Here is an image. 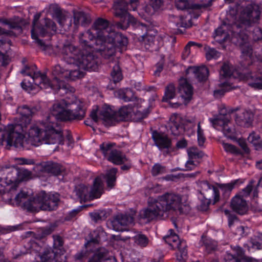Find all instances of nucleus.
I'll list each match as a JSON object with an SVG mask.
<instances>
[{"label":"nucleus","instance_id":"nucleus-30","mask_svg":"<svg viewBox=\"0 0 262 262\" xmlns=\"http://www.w3.org/2000/svg\"><path fill=\"white\" fill-rule=\"evenodd\" d=\"M236 254H229L226 258L225 262H253L251 259H247L243 257L244 252L242 248L237 247L236 249Z\"/></svg>","mask_w":262,"mask_h":262},{"label":"nucleus","instance_id":"nucleus-14","mask_svg":"<svg viewBox=\"0 0 262 262\" xmlns=\"http://www.w3.org/2000/svg\"><path fill=\"white\" fill-rule=\"evenodd\" d=\"M37 200L39 201V208L42 210L52 211L57 208L60 201L57 193L48 195L45 191L37 195Z\"/></svg>","mask_w":262,"mask_h":262},{"label":"nucleus","instance_id":"nucleus-57","mask_svg":"<svg viewBox=\"0 0 262 262\" xmlns=\"http://www.w3.org/2000/svg\"><path fill=\"white\" fill-rule=\"evenodd\" d=\"M90 216L95 222L104 220L105 218L104 213L102 211L90 213Z\"/></svg>","mask_w":262,"mask_h":262},{"label":"nucleus","instance_id":"nucleus-38","mask_svg":"<svg viewBox=\"0 0 262 262\" xmlns=\"http://www.w3.org/2000/svg\"><path fill=\"white\" fill-rule=\"evenodd\" d=\"M163 189V186L156 182V181H150L146 187L145 193L151 194L152 193H157L160 192Z\"/></svg>","mask_w":262,"mask_h":262},{"label":"nucleus","instance_id":"nucleus-49","mask_svg":"<svg viewBox=\"0 0 262 262\" xmlns=\"http://www.w3.org/2000/svg\"><path fill=\"white\" fill-rule=\"evenodd\" d=\"M187 153L189 158L193 160L201 158L203 156V153L195 147L189 148Z\"/></svg>","mask_w":262,"mask_h":262},{"label":"nucleus","instance_id":"nucleus-55","mask_svg":"<svg viewBox=\"0 0 262 262\" xmlns=\"http://www.w3.org/2000/svg\"><path fill=\"white\" fill-rule=\"evenodd\" d=\"M220 74L224 78H231V72L228 64L225 63L223 65L220 71Z\"/></svg>","mask_w":262,"mask_h":262},{"label":"nucleus","instance_id":"nucleus-27","mask_svg":"<svg viewBox=\"0 0 262 262\" xmlns=\"http://www.w3.org/2000/svg\"><path fill=\"white\" fill-rule=\"evenodd\" d=\"M105 233L101 228H96L90 233L88 243L99 244L102 241L105 239Z\"/></svg>","mask_w":262,"mask_h":262},{"label":"nucleus","instance_id":"nucleus-8","mask_svg":"<svg viewBox=\"0 0 262 262\" xmlns=\"http://www.w3.org/2000/svg\"><path fill=\"white\" fill-rule=\"evenodd\" d=\"M40 14L34 15L33 28L31 30V37L41 49L47 52L52 51L51 46L39 39L47 35H52L56 32L57 27L55 24L50 19L45 18L41 20L40 25L37 23L40 18Z\"/></svg>","mask_w":262,"mask_h":262},{"label":"nucleus","instance_id":"nucleus-23","mask_svg":"<svg viewBox=\"0 0 262 262\" xmlns=\"http://www.w3.org/2000/svg\"><path fill=\"white\" fill-rule=\"evenodd\" d=\"M187 74L192 73L199 81H203L206 79L208 75V70L204 66L201 67H190L187 70Z\"/></svg>","mask_w":262,"mask_h":262},{"label":"nucleus","instance_id":"nucleus-45","mask_svg":"<svg viewBox=\"0 0 262 262\" xmlns=\"http://www.w3.org/2000/svg\"><path fill=\"white\" fill-rule=\"evenodd\" d=\"M16 174L17 175V180H28L31 178V172L24 168L17 169Z\"/></svg>","mask_w":262,"mask_h":262},{"label":"nucleus","instance_id":"nucleus-43","mask_svg":"<svg viewBox=\"0 0 262 262\" xmlns=\"http://www.w3.org/2000/svg\"><path fill=\"white\" fill-rule=\"evenodd\" d=\"M134 238L135 243L141 247H146L149 242L148 237L143 234H138Z\"/></svg>","mask_w":262,"mask_h":262},{"label":"nucleus","instance_id":"nucleus-46","mask_svg":"<svg viewBox=\"0 0 262 262\" xmlns=\"http://www.w3.org/2000/svg\"><path fill=\"white\" fill-rule=\"evenodd\" d=\"M231 122L226 123V124L223 128L222 131L223 134L229 138H233L235 135V130L234 127L231 126Z\"/></svg>","mask_w":262,"mask_h":262},{"label":"nucleus","instance_id":"nucleus-41","mask_svg":"<svg viewBox=\"0 0 262 262\" xmlns=\"http://www.w3.org/2000/svg\"><path fill=\"white\" fill-rule=\"evenodd\" d=\"M167 172V168L165 166L159 163H155L151 169V173L153 176L162 175Z\"/></svg>","mask_w":262,"mask_h":262},{"label":"nucleus","instance_id":"nucleus-28","mask_svg":"<svg viewBox=\"0 0 262 262\" xmlns=\"http://www.w3.org/2000/svg\"><path fill=\"white\" fill-rule=\"evenodd\" d=\"M75 192L81 202L90 201L89 187L87 185L80 184L75 186Z\"/></svg>","mask_w":262,"mask_h":262},{"label":"nucleus","instance_id":"nucleus-7","mask_svg":"<svg viewBox=\"0 0 262 262\" xmlns=\"http://www.w3.org/2000/svg\"><path fill=\"white\" fill-rule=\"evenodd\" d=\"M138 5V0H117L114 3V14L115 16L120 18V21L115 25L117 28L125 30L129 25H137L139 29L144 28L146 30L145 25L137 22V20L127 12L128 10L135 11Z\"/></svg>","mask_w":262,"mask_h":262},{"label":"nucleus","instance_id":"nucleus-5","mask_svg":"<svg viewBox=\"0 0 262 262\" xmlns=\"http://www.w3.org/2000/svg\"><path fill=\"white\" fill-rule=\"evenodd\" d=\"M140 105L138 103L132 105L129 104L122 107L117 113L115 112L110 106L103 104L99 110L96 106L91 113V117L94 121L102 122L105 126H111L115 124L116 122L125 119L129 117H132L134 114L138 118H145L149 111L147 109L146 103L141 100H140Z\"/></svg>","mask_w":262,"mask_h":262},{"label":"nucleus","instance_id":"nucleus-61","mask_svg":"<svg viewBox=\"0 0 262 262\" xmlns=\"http://www.w3.org/2000/svg\"><path fill=\"white\" fill-rule=\"evenodd\" d=\"M212 5V0H208L207 3H204L202 2L199 4H194L193 8L194 9H207L210 7Z\"/></svg>","mask_w":262,"mask_h":262},{"label":"nucleus","instance_id":"nucleus-31","mask_svg":"<svg viewBox=\"0 0 262 262\" xmlns=\"http://www.w3.org/2000/svg\"><path fill=\"white\" fill-rule=\"evenodd\" d=\"M37 195L35 197L30 198L23 203V208L29 212H37L39 210V201L37 200Z\"/></svg>","mask_w":262,"mask_h":262},{"label":"nucleus","instance_id":"nucleus-9","mask_svg":"<svg viewBox=\"0 0 262 262\" xmlns=\"http://www.w3.org/2000/svg\"><path fill=\"white\" fill-rule=\"evenodd\" d=\"M21 73L31 77L33 83L24 80L21 83L23 89L30 92L38 86L41 89L50 90L55 86V83L52 82V80H50L45 75L41 74L37 71L35 66L26 67L21 71Z\"/></svg>","mask_w":262,"mask_h":262},{"label":"nucleus","instance_id":"nucleus-40","mask_svg":"<svg viewBox=\"0 0 262 262\" xmlns=\"http://www.w3.org/2000/svg\"><path fill=\"white\" fill-rule=\"evenodd\" d=\"M199 173V172L196 173H192L189 174H184L181 172H178L177 173H172L170 174H168L167 176V178L169 180H181V179H193L195 178V176Z\"/></svg>","mask_w":262,"mask_h":262},{"label":"nucleus","instance_id":"nucleus-4","mask_svg":"<svg viewBox=\"0 0 262 262\" xmlns=\"http://www.w3.org/2000/svg\"><path fill=\"white\" fill-rule=\"evenodd\" d=\"M235 10L236 11H241L239 23H236L231 26L225 23L223 24L215 30L213 37L216 41L222 43L230 35L229 32L230 31L231 41L241 47L242 58L248 61L252 60V50L248 42V35L241 30L239 33L236 34L229 29L232 28L237 30L239 28L249 26L252 24L257 22L259 19L260 12L257 6L250 2L247 4L243 3L241 6L237 5Z\"/></svg>","mask_w":262,"mask_h":262},{"label":"nucleus","instance_id":"nucleus-13","mask_svg":"<svg viewBox=\"0 0 262 262\" xmlns=\"http://www.w3.org/2000/svg\"><path fill=\"white\" fill-rule=\"evenodd\" d=\"M17 111L21 117L20 118L19 122L18 124L14 125L15 129L16 131L18 132L19 130H21V132L20 133L23 134V133L27 132L28 128H29V130H30L31 127L33 125L38 126L36 124H30L31 121L30 117L32 116L33 112L32 110H31L29 107L25 105L20 106L18 107ZM29 132V130L28 132L27 137H26V140L25 141L27 142L28 144H31L28 141Z\"/></svg>","mask_w":262,"mask_h":262},{"label":"nucleus","instance_id":"nucleus-37","mask_svg":"<svg viewBox=\"0 0 262 262\" xmlns=\"http://www.w3.org/2000/svg\"><path fill=\"white\" fill-rule=\"evenodd\" d=\"M220 86L221 89L215 90L214 95L215 97H220L224 94L226 92L229 91L233 89V87L230 84V83L227 80L224 81L220 83Z\"/></svg>","mask_w":262,"mask_h":262},{"label":"nucleus","instance_id":"nucleus-15","mask_svg":"<svg viewBox=\"0 0 262 262\" xmlns=\"http://www.w3.org/2000/svg\"><path fill=\"white\" fill-rule=\"evenodd\" d=\"M152 138L156 145L164 156L170 154L172 151L171 140L166 134L155 131L152 134Z\"/></svg>","mask_w":262,"mask_h":262},{"label":"nucleus","instance_id":"nucleus-33","mask_svg":"<svg viewBox=\"0 0 262 262\" xmlns=\"http://www.w3.org/2000/svg\"><path fill=\"white\" fill-rule=\"evenodd\" d=\"M107 260V252L104 249H98L89 257L86 262H104Z\"/></svg>","mask_w":262,"mask_h":262},{"label":"nucleus","instance_id":"nucleus-1","mask_svg":"<svg viewBox=\"0 0 262 262\" xmlns=\"http://www.w3.org/2000/svg\"><path fill=\"white\" fill-rule=\"evenodd\" d=\"M68 104L62 100L55 102L52 107L51 114L40 124V126L33 125L28 133V141L31 145L39 146L45 143L54 144L60 143L63 139L61 129L55 120L66 121L81 119L85 115L83 103L79 102L76 107L68 109Z\"/></svg>","mask_w":262,"mask_h":262},{"label":"nucleus","instance_id":"nucleus-54","mask_svg":"<svg viewBox=\"0 0 262 262\" xmlns=\"http://www.w3.org/2000/svg\"><path fill=\"white\" fill-rule=\"evenodd\" d=\"M222 145L224 150L227 152L232 154H239L238 149L234 145L223 142Z\"/></svg>","mask_w":262,"mask_h":262},{"label":"nucleus","instance_id":"nucleus-6","mask_svg":"<svg viewBox=\"0 0 262 262\" xmlns=\"http://www.w3.org/2000/svg\"><path fill=\"white\" fill-rule=\"evenodd\" d=\"M182 199L179 195L166 193L157 199L149 197L147 207L142 209L139 213L141 219L149 223L163 217L164 213L170 210H179L182 212Z\"/></svg>","mask_w":262,"mask_h":262},{"label":"nucleus","instance_id":"nucleus-32","mask_svg":"<svg viewBox=\"0 0 262 262\" xmlns=\"http://www.w3.org/2000/svg\"><path fill=\"white\" fill-rule=\"evenodd\" d=\"M73 17L74 24L76 27L80 25L85 26L90 23L89 16L83 12H74Z\"/></svg>","mask_w":262,"mask_h":262},{"label":"nucleus","instance_id":"nucleus-62","mask_svg":"<svg viewBox=\"0 0 262 262\" xmlns=\"http://www.w3.org/2000/svg\"><path fill=\"white\" fill-rule=\"evenodd\" d=\"M29 196L28 192L21 190L18 193L15 198V200L17 203H20L23 199H27Z\"/></svg>","mask_w":262,"mask_h":262},{"label":"nucleus","instance_id":"nucleus-19","mask_svg":"<svg viewBox=\"0 0 262 262\" xmlns=\"http://www.w3.org/2000/svg\"><path fill=\"white\" fill-rule=\"evenodd\" d=\"M253 114L248 111H242L236 114L235 121L237 125L245 127H249L253 120Z\"/></svg>","mask_w":262,"mask_h":262},{"label":"nucleus","instance_id":"nucleus-29","mask_svg":"<svg viewBox=\"0 0 262 262\" xmlns=\"http://www.w3.org/2000/svg\"><path fill=\"white\" fill-rule=\"evenodd\" d=\"M180 118L178 116H172L170 118L169 127L171 134L174 136H179L184 130H186V128H183L179 124Z\"/></svg>","mask_w":262,"mask_h":262},{"label":"nucleus","instance_id":"nucleus-21","mask_svg":"<svg viewBox=\"0 0 262 262\" xmlns=\"http://www.w3.org/2000/svg\"><path fill=\"white\" fill-rule=\"evenodd\" d=\"M241 78L247 81L248 84L254 89L262 90V76L250 73L244 74Z\"/></svg>","mask_w":262,"mask_h":262},{"label":"nucleus","instance_id":"nucleus-44","mask_svg":"<svg viewBox=\"0 0 262 262\" xmlns=\"http://www.w3.org/2000/svg\"><path fill=\"white\" fill-rule=\"evenodd\" d=\"M46 168L49 172L55 175L58 174L62 170L60 165L52 162L49 163L47 165Z\"/></svg>","mask_w":262,"mask_h":262},{"label":"nucleus","instance_id":"nucleus-36","mask_svg":"<svg viewBox=\"0 0 262 262\" xmlns=\"http://www.w3.org/2000/svg\"><path fill=\"white\" fill-rule=\"evenodd\" d=\"M161 0H150L149 5L146 6L144 11L147 15H151L162 6Z\"/></svg>","mask_w":262,"mask_h":262},{"label":"nucleus","instance_id":"nucleus-17","mask_svg":"<svg viewBox=\"0 0 262 262\" xmlns=\"http://www.w3.org/2000/svg\"><path fill=\"white\" fill-rule=\"evenodd\" d=\"M179 92L184 103L186 104L191 100L192 95V88L186 79L182 78L180 79Z\"/></svg>","mask_w":262,"mask_h":262},{"label":"nucleus","instance_id":"nucleus-10","mask_svg":"<svg viewBox=\"0 0 262 262\" xmlns=\"http://www.w3.org/2000/svg\"><path fill=\"white\" fill-rule=\"evenodd\" d=\"M24 138V135L16 131L13 124L5 127L0 124V141H6L9 145L18 148L23 146Z\"/></svg>","mask_w":262,"mask_h":262},{"label":"nucleus","instance_id":"nucleus-51","mask_svg":"<svg viewBox=\"0 0 262 262\" xmlns=\"http://www.w3.org/2000/svg\"><path fill=\"white\" fill-rule=\"evenodd\" d=\"M84 207H85V206L82 205L79 206L76 209H73L64 216V220L66 221H70L72 220L74 218H75L76 216L78 213H79L82 210V208Z\"/></svg>","mask_w":262,"mask_h":262},{"label":"nucleus","instance_id":"nucleus-47","mask_svg":"<svg viewBox=\"0 0 262 262\" xmlns=\"http://www.w3.org/2000/svg\"><path fill=\"white\" fill-rule=\"evenodd\" d=\"M111 76L115 82H118L122 79L120 66L118 63H116L113 67V71L111 72Z\"/></svg>","mask_w":262,"mask_h":262},{"label":"nucleus","instance_id":"nucleus-22","mask_svg":"<svg viewBox=\"0 0 262 262\" xmlns=\"http://www.w3.org/2000/svg\"><path fill=\"white\" fill-rule=\"evenodd\" d=\"M254 181H250L247 186L243 189L237 195L245 199L249 197L250 199L255 200L258 198V191L257 186L254 187L253 183Z\"/></svg>","mask_w":262,"mask_h":262},{"label":"nucleus","instance_id":"nucleus-20","mask_svg":"<svg viewBox=\"0 0 262 262\" xmlns=\"http://www.w3.org/2000/svg\"><path fill=\"white\" fill-rule=\"evenodd\" d=\"M104 192V181H93L89 188V200L93 201L100 198Z\"/></svg>","mask_w":262,"mask_h":262},{"label":"nucleus","instance_id":"nucleus-50","mask_svg":"<svg viewBox=\"0 0 262 262\" xmlns=\"http://www.w3.org/2000/svg\"><path fill=\"white\" fill-rule=\"evenodd\" d=\"M27 247L30 250V253L33 252L36 253H39L41 249V246L39 243L34 239H31L28 243Z\"/></svg>","mask_w":262,"mask_h":262},{"label":"nucleus","instance_id":"nucleus-42","mask_svg":"<svg viewBox=\"0 0 262 262\" xmlns=\"http://www.w3.org/2000/svg\"><path fill=\"white\" fill-rule=\"evenodd\" d=\"M175 87L172 84H169L165 89V94L163 98V101H167L173 98L175 96Z\"/></svg>","mask_w":262,"mask_h":262},{"label":"nucleus","instance_id":"nucleus-2","mask_svg":"<svg viewBox=\"0 0 262 262\" xmlns=\"http://www.w3.org/2000/svg\"><path fill=\"white\" fill-rule=\"evenodd\" d=\"M79 52L72 45H64L62 50V59L64 63L56 65L52 71V82L55 83L52 90L66 89L64 80H75L84 75L82 70L95 71L98 68L97 58L91 52L84 50Z\"/></svg>","mask_w":262,"mask_h":262},{"label":"nucleus","instance_id":"nucleus-18","mask_svg":"<svg viewBox=\"0 0 262 262\" xmlns=\"http://www.w3.org/2000/svg\"><path fill=\"white\" fill-rule=\"evenodd\" d=\"M231 206L234 211L240 215L245 214L248 210L246 201L237 195L232 199Z\"/></svg>","mask_w":262,"mask_h":262},{"label":"nucleus","instance_id":"nucleus-34","mask_svg":"<svg viewBox=\"0 0 262 262\" xmlns=\"http://www.w3.org/2000/svg\"><path fill=\"white\" fill-rule=\"evenodd\" d=\"M22 181H0V194L15 190Z\"/></svg>","mask_w":262,"mask_h":262},{"label":"nucleus","instance_id":"nucleus-48","mask_svg":"<svg viewBox=\"0 0 262 262\" xmlns=\"http://www.w3.org/2000/svg\"><path fill=\"white\" fill-rule=\"evenodd\" d=\"M130 92V90L128 89L125 90L120 89L115 92V95L119 98L126 102L131 100L129 97V94Z\"/></svg>","mask_w":262,"mask_h":262},{"label":"nucleus","instance_id":"nucleus-12","mask_svg":"<svg viewBox=\"0 0 262 262\" xmlns=\"http://www.w3.org/2000/svg\"><path fill=\"white\" fill-rule=\"evenodd\" d=\"M63 242L59 235L54 236L53 249H47L43 251L40 258L42 262H48L49 260H55V262H62L58 258L63 255L62 246Z\"/></svg>","mask_w":262,"mask_h":262},{"label":"nucleus","instance_id":"nucleus-63","mask_svg":"<svg viewBox=\"0 0 262 262\" xmlns=\"http://www.w3.org/2000/svg\"><path fill=\"white\" fill-rule=\"evenodd\" d=\"M198 163L194 161L193 159L189 158V160L185 163V167L187 170L193 169L197 165Z\"/></svg>","mask_w":262,"mask_h":262},{"label":"nucleus","instance_id":"nucleus-59","mask_svg":"<svg viewBox=\"0 0 262 262\" xmlns=\"http://www.w3.org/2000/svg\"><path fill=\"white\" fill-rule=\"evenodd\" d=\"M202 241L203 245L206 247V249L209 251H213L215 250V246L212 243V242L206 238L202 236Z\"/></svg>","mask_w":262,"mask_h":262},{"label":"nucleus","instance_id":"nucleus-24","mask_svg":"<svg viewBox=\"0 0 262 262\" xmlns=\"http://www.w3.org/2000/svg\"><path fill=\"white\" fill-rule=\"evenodd\" d=\"M229 118L230 117L229 115L220 114L214 118H209V120L214 128L222 130L226 123L229 122Z\"/></svg>","mask_w":262,"mask_h":262},{"label":"nucleus","instance_id":"nucleus-58","mask_svg":"<svg viewBox=\"0 0 262 262\" xmlns=\"http://www.w3.org/2000/svg\"><path fill=\"white\" fill-rule=\"evenodd\" d=\"M206 58L208 60L212 58H216L219 57V53L213 48L209 49L206 54Z\"/></svg>","mask_w":262,"mask_h":262},{"label":"nucleus","instance_id":"nucleus-25","mask_svg":"<svg viewBox=\"0 0 262 262\" xmlns=\"http://www.w3.org/2000/svg\"><path fill=\"white\" fill-rule=\"evenodd\" d=\"M55 18L64 31H67L70 30L71 26V18L68 13L57 12Z\"/></svg>","mask_w":262,"mask_h":262},{"label":"nucleus","instance_id":"nucleus-3","mask_svg":"<svg viewBox=\"0 0 262 262\" xmlns=\"http://www.w3.org/2000/svg\"><path fill=\"white\" fill-rule=\"evenodd\" d=\"M80 45L84 50L93 53L100 52L104 58L113 56L115 52V44L118 42L123 46L127 44V39L113 31L108 21L97 19L89 30L80 34Z\"/></svg>","mask_w":262,"mask_h":262},{"label":"nucleus","instance_id":"nucleus-35","mask_svg":"<svg viewBox=\"0 0 262 262\" xmlns=\"http://www.w3.org/2000/svg\"><path fill=\"white\" fill-rule=\"evenodd\" d=\"M164 240L166 243L168 244L173 246V245H172L171 242H172L174 243H176L177 245V246L178 248L179 249V251L181 252V256H185L187 254V251L185 248H183L181 249L180 247L181 244H180V241L179 240V236L178 235L174 234L173 235H167L164 237Z\"/></svg>","mask_w":262,"mask_h":262},{"label":"nucleus","instance_id":"nucleus-53","mask_svg":"<svg viewBox=\"0 0 262 262\" xmlns=\"http://www.w3.org/2000/svg\"><path fill=\"white\" fill-rule=\"evenodd\" d=\"M201 182H203L204 184H206L208 186L209 188H210L211 187L212 188V195H213V203L215 204L216 202H217L220 198V194L219 189L214 186H210L209 184V181H200Z\"/></svg>","mask_w":262,"mask_h":262},{"label":"nucleus","instance_id":"nucleus-52","mask_svg":"<svg viewBox=\"0 0 262 262\" xmlns=\"http://www.w3.org/2000/svg\"><path fill=\"white\" fill-rule=\"evenodd\" d=\"M197 137L199 145L202 146L205 142L206 138L204 135V130L201 127L200 122L197 125Z\"/></svg>","mask_w":262,"mask_h":262},{"label":"nucleus","instance_id":"nucleus-39","mask_svg":"<svg viewBox=\"0 0 262 262\" xmlns=\"http://www.w3.org/2000/svg\"><path fill=\"white\" fill-rule=\"evenodd\" d=\"M248 140L253 144L256 150L262 148L261 140L258 135L254 133H251L248 137Z\"/></svg>","mask_w":262,"mask_h":262},{"label":"nucleus","instance_id":"nucleus-11","mask_svg":"<svg viewBox=\"0 0 262 262\" xmlns=\"http://www.w3.org/2000/svg\"><path fill=\"white\" fill-rule=\"evenodd\" d=\"M100 147L108 161L115 164L122 165V170H126L131 167L132 163L130 160L120 151L113 149L110 145L104 143L101 144Z\"/></svg>","mask_w":262,"mask_h":262},{"label":"nucleus","instance_id":"nucleus-16","mask_svg":"<svg viewBox=\"0 0 262 262\" xmlns=\"http://www.w3.org/2000/svg\"><path fill=\"white\" fill-rule=\"evenodd\" d=\"M134 217L130 214H120L116 215L112 221L113 229L116 231H123L125 226L132 224Z\"/></svg>","mask_w":262,"mask_h":262},{"label":"nucleus","instance_id":"nucleus-64","mask_svg":"<svg viewBox=\"0 0 262 262\" xmlns=\"http://www.w3.org/2000/svg\"><path fill=\"white\" fill-rule=\"evenodd\" d=\"M237 182L238 181H233V182L230 183L222 184L221 188L225 192H230L234 188L235 184H236Z\"/></svg>","mask_w":262,"mask_h":262},{"label":"nucleus","instance_id":"nucleus-60","mask_svg":"<svg viewBox=\"0 0 262 262\" xmlns=\"http://www.w3.org/2000/svg\"><path fill=\"white\" fill-rule=\"evenodd\" d=\"M196 43L193 41H189L186 46L184 51L182 54V57L184 59L186 58L190 53V47L196 45Z\"/></svg>","mask_w":262,"mask_h":262},{"label":"nucleus","instance_id":"nucleus-26","mask_svg":"<svg viewBox=\"0 0 262 262\" xmlns=\"http://www.w3.org/2000/svg\"><path fill=\"white\" fill-rule=\"evenodd\" d=\"M86 176L83 174V178L91 180H102V179H105V180H115L117 178V169L116 168L111 169L107 172L106 176L101 174L95 178H92L93 174L90 171L86 172Z\"/></svg>","mask_w":262,"mask_h":262},{"label":"nucleus","instance_id":"nucleus-56","mask_svg":"<svg viewBox=\"0 0 262 262\" xmlns=\"http://www.w3.org/2000/svg\"><path fill=\"white\" fill-rule=\"evenodd\" d=\"M176 6L178 9L184 10L189 7L188 0H175Z\"/></svg>","mask_w":262,"mask_h":262}]
</instances>
